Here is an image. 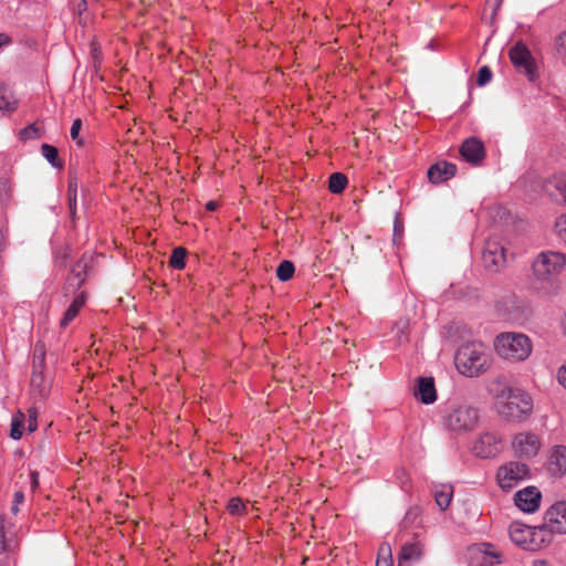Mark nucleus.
<instances>
[{
	"instance_id": "obj_1",
	"label": "nucleus",
	"mask_w": 566,
	"mask_h": 566,
	"mask_svg": "<svg viewBox=\"0 0 566 566\" xmlns=\"http://www.w3.org/2000/svg\"><path fill=\"white\" fill-rule=\"evenodd\" d=\"M566 265V254L543 251L532 262L530 286L542 295L555 294L559 289L558 274Z\"/></svg>"
},
{
	"instance_id": "obj_2",
	"label": "nucleus",
	"mask_w": 566,
	"mask_h": 566,
	"mask_svg": "<svg viewBox=\"0 0 566 566\" xmlns=\"http://www.w3.org/2000/svg\"><path fill=\"white\" fill-rule=\"evenodd\" d=\"M493 409L507 422H523L532 415L534 402L527 391H499Z\"/></svg>"
},
{
	"instance_id": "obj_3",
	"label": "nucleus",
	"mask_w": 566,
	"mask_h": 566,
	"mask_svg": "<svg viewBox=\"0 0 566 566\" xmlns=\"http://www.w3.org/2000/svg\"><path fill=\"white\" fill-rule=\"evenodd\" d=\"M455 366L467 377H478L491 365L490 355L480 342L463 344L455 354Z\"/></svg>"
},
{
	"instance_id": "obj_4",
	"label": "nucleus",
	"mask_w": 566,
	"mask_h": 566,
	"mask_svg": "<svg viewBox=\"0 0 566 566\" xmlns=\"http://www.w3.org/2000/svg\"><path fill=\"white\" fill-rule=\"evenodd\" d=\"M495 349L506 359L524 360L532 352V344L524 334L505 333L496 337Z\"/></svg>"
},
{
	"instance_id": "obj_5",
	"label": "nucleus",
	"mask_w": 566,
	"mask_h": 566,
	"mask_svg": "<svg viewBox=\"0 0 566 566\" xmlns=\"http://www.w3.org/2000/svg\"><path fill=\"white\" fill-rule=\"evenodd\" d=\"M527 479H530L527 464L517 461H511L500 467L496 473L499 486L506 492L513 490Z\"/></svg>"
},
{
	"instance_id": "obj_6",
	"label": "nucleus",
	"mask_w": 566,
	"mask_h": 566,
	"mask_svg": "<svg viewBox=\"0 0 566 566\" xmlns=\"http://www.w3.org/2000/svg\"><path fill=\"white\" fill-rule=\"evenodd\" d=\"M509 56L518 73L526 75L530 81L536 78L535 60L524 42L517 41L510 49Z\"/></svg>"
},
{
	"instance_id": "obj_7",
	"label": "nucleus",
	"mask_w": 566,
	"mask_h": 566,
	"mask_svg": "<svg viewBox=\"0 0 566 566\" xmlns=\"http://www.w3.org/2000/svg\"><path fill=\"white\" fill-rule=\"evenodd\" d=\"M507 262L506 249L497 240H488L482 251L483 266L491 273H497Z\"/></svg>"
},
{
	"instance_id": "obj_8",
	"label": "nucleus",
	"mask_w": 566,
	"mask_h": 566,
	"mask_svg": "<svg viewBox=\"0 0 566 566\" xmlns=\"http://www.w3.org/2000/svg\"><path fill=\"white\" fill-rule=\"evenodd\" d=\"M542 533V530L522 524H512L509 528L511 541L526 551H536L541 547L543 539L538 541L537 537Z\"/></svg>"
},
{
	"instance_id": "obj_9",
	"label": "nucleus",
	"mask_w": 566,
	"mask_h": 566,
	"mask_svg": "<svg viewBox=\"0 0 566 566\" xmlns=\"http://www.w3.org/2000/svg\"><path fill=\"white\" fill-rule=\"evenodd\" d=\"M478 411L469 406H460L448 417V426L453 431L465 432L473 430L478 423Z\"/></svg>"
},
{
	"instance_id": "obj_10",
	"label": "nucleus",
	"mask_w": 566,
	"mask_h": 566,
	"mask_svg": "<svg viewBox=\"0 0 566 566\" xmlns=\"http://www.w3.org/2000/svg\"><path fill=\"white\" fill-rule=\"evenodd\" d=\"M542 447L539 437L530 431L520 432L514 436L512 449L521 458L535 457Z\"/></svg>"
},
{
	"instance_id": "obj_11",
	"label": "nucleus",
	"mask_w": 566,
	"mask_h": 566,
	"mask_svg": "<svg viewBox=\"0 0 566 566\" xmlns=\"http://www.w3.org/2000/svg\"><path fill=\"white\" fill-rule=\"evenodd\" d=\"M497 308L504 316L514 322H525L531 315V308L515 295L507 296L499 302Z\"/></svg>"
},
{
	"instance_id": "obj_12",
	"label": "nucleus",
	"mask_w": 566,
	"mask_h": 566,
	"mask_svg": "<svg viewBox=\"0 0 566 566\" xmlns=\"http://www.w3.org/2000/svg\"><path fill=\"white\" fill-rule=\"evenodd\" d=\"M542 494L536 486H526L514 495L515 505L523 512L533 513L539 507Z\"/></svg>"
},
{
	"instance_id": "obj_13",
	"label": "nucleus",
	"mask_w": 566,
	"mask_h": 566,
	"mask_svg": "<svg viewBox=\"0 0 566 566\" xmlns=\"http://www.w3.org/2000/svg\"><path fill=\"white\" fill-rule=\"evenodd\" d=\"M545 523L551 532L566 534V501L557 502L547 510Z\"/></svg>"
},
{
	"instance_id": "obj_14",
	"label": "nucleus",
	"mask_w": 566,
	"mask_h": 566,
	"mask_svg": "<svg viewBox=\"0 0 566 566\" xmlns=\"http://www.w3.org/2000/svg\"><path fill=\"white\" fill-rule=\"evenodd\" d=\"M501 438L492 432H485L480 436L473 446L474 453L483 459L496 455L500 452Z\"/></svg>"
},
{
	"instance_id": "obj_15",
	"label": "nucleus",
	"mask_w": 566,
	"mask_h": 566,
	"mask_svg": "<svg viewBox=\"0 0 566 566\" xmlns=\"http://www.w3.org/2000/svg\"><path fill=\"white\" fill-rule=\"evenodd\" d=\"M461 156L471 165H480L485 157L483 143L476 137L465 139L460 148Z\"/></svg>"
},
{
	"instance_id": "obj_16",
	"label": "nucleus",
	"mask_w": 566,
	"mask_h": 566,
	"mask_svg": "<svg viewBox=\"0 0 566 566\" xmlns=\"http://www.w3.org/2000/svg\"><path fill=\"white\" fill-rule=\"evenodd\" d=\"M87 265H88V261L85 258H82L72 268L71 273L64 284L65 295L75 293L82 286V284L85 281V277H86Z\"/></svg>"
},
{
	"instance_id": "obj_17",
	"label": "nucleus",
	"mask_w": 566,
	"mask_h": 566,
	"mask_svg": "<svg viewBox=\"0 0 566 566\" xmlns=\"http://www.w3.org/2000/svg\"><path fill=\"white\" fill-rule=\"evenodd\" d=\"M455 172L457 166L454 164L448 161H439L428 169L427 175L429 181L437 185L451 179L454 177Z\"/></svg>"
},
{
	"instance_id": "obj_18",
	"label": "nucleus",
	"mask_w": 566,
	"mask_h": 566,
	"mask_svg": "<svg viewBox=\"0 0 566 566\" xmlns=\"http://www.w3.org/2000/svg\"><path fill=\"white\" fill-rule=\"evenodd\" d=\"M548 469L554 475L566 473V447L556 446L549 457Z\"/></svg>"
},
{
	"instance_id": "obj_19",
	"label": "nucleus",
	"mask_w": 566,
	"mask_h": 566,
	"mask_svg": "<svg viewBox=\"0 0 566 566\" xmlns=\"http://www.w3.org/2000/svg\"><path fill=\"white\" fill-rule=\"evenodd\" d=\"M421 555L422 548L419 543H407L400 549L398 566H408L409 563L419 560Z\"/></svg>"
},
{
	"instance_id": "obj_20",
	"label": "nucleus",
	"mask_w": 566,
	"mask_h": 566,
	"mask_svg": "<svg viewBox=\"0 0 566 566\" xmlns=\"http://www.w3.org/2000/svg\"><path fill=\"white\" fill-rule=\"evenodd\" d=\"M86 302V295L84 292H81L75 296L71 305L66 308L60 325L61 327H66L78 314L80 310L84 306Z\"/></svg>"
},
{
	"instance_id": "obj_21",
	"label": "nucleus",
	"mask_w": 566,
	"mask_h": 566,
	"mask_svg": "<svg viewBox=\"0 0 566 566\" xmlns=\"http://www.w3.org/2000/svg\"><path fill=\"white\" fill-rule=\"evenodd\" d=\"M39 345L35 346V353L33 357V374L31 378V385L35 388H41L42 384V373H43V364H44V352L41 349L40 354H38Z\"/></svg>"
},
{
	"instance_id": "obj_22",
	"label": "nucleus",
	"mask_w": 566,
	"mask_h": 566,
	"mask_svg": "<svg viewBox=\"0 0 566 566\" xmlns=\"http://www.w3.org/2000/svg\"><path fill=\"white\" fill-rule=\"evenodd\" d=\"M453 495V488L450 484H441L439 486H434L433 496L437 505L441 510L448 509L451 503V499Z\"/></svg>"
},
{
	"instance_id": "obj_23",
	"label": "nucleus",
	"mask_w": 566,
	"mask_h": 566,
	"mask_svg": "<svg viewBox=\"0 0 566 566\" xmlns=\"http://www.w3.org/2000/svg\"><path fill=\"white\" fill-rule=\"evenodd\" d=\"M11 524L3 517H0V555L4 552L12 551L15 546L12 536H8Z\"/></svg>"
},
{
	"instance_id": "obj_24",
	"label": "nucleus",
	"mask_w": 566,
	"mask_h": 566,
	"mask_svg": "<svg viewBox=\"0 0 566 566\" xmlns=\"http://www.w3.org/2000/svg\"><path fill=\"white\" fill-rule=\"evenodd\" d=\"M554 190L559 193V196L564 199V201H566V178L554 177V178L547 180V182L545 184V191L551 197H556V193L554 192Z\"/></svg>"
},
{
	"instance_id": "obj_25",
	"label": "nucleus",
	"mask_w": 566,
	"mask_h": 566,
	"mask_svg": "<svg viewBox=\"0 0 566 566\" xmlns=\"http://www.w3.org/2000/svg\"><path fill=\"white\" fill-rule=\"evenodd\" d=\"M347 177L342 172H334L329 177L328 189L333 193H340L347 186Z\"/></svg>"
},
{
	"instance_id": "obj_26",
	"label": "nucleus",
	"mask_w": 566,
	"mask_h": 566,
	"mask_svg": "<svg viewBox=\"0 0 566 566\" xmlns=\"http://www.w3.org/2000/svg\"><path fill=\"white\" fill-rule=\"evenodd\" d=\"M41 151H42V155L43 157L53 166V167H57V168H61L62 167V163L60 161L59 159V151L56 149V147L52 146V145H49V144H43L41 146Z\"/></svg>"
},
{
	"instance_id": "obj_27",
	"label": "nucleus",
	"mask_w": 566,
	"mask_h": 566,
	"mask_svg": "<svg viewBox=\"0 0 566 566\" xmlns=\"http://www.w3.org/2000/svg\"><path fill=\"white\" fill-rule=\"evenodd\" d=\"M295 272L293 262L289 260L282 261L276 269V276L280 281L286 282L292 279Z\"/></svg>"
},
{
	"instance_id": "obj_28",
	"label": "nucleus",
	"mask_w": 566,
	"mask_h": 566,
	"mask_svg": "<svg viewBox=\"0 0 566 566\" xmlns=\"http://www.w3.org/2000/svg\"><path fill=\"white\" fill-rule=\"evenodd\" d=\"M186 256L187 250L185 248L178 247L174 249L169 263L174 269L181 270L186 265Z\"/></svg>"
},
{
	"instance_id": "obj_29",
	"label": "nucleus",
	"mask_w": 566,
	"mask_h": 566,
	"mask_svg": "<svg viewBox=\"0 0 566 566\" xmlns=\"http://www.w3.org/2000/svg\"><path fill=\"white\" fill-rule=\"evenodd\" d=\"M23 423H24V413L19 410L17 416H14L11 421L10 437L13 440L21 439Z\"/></svg>"
},
{
	"instance_id": "obj_30",
	"label": "nucleus",
	"mask_w": 566,
	"mask_h": 566,
	"mask_svg": "<svg viewBox=\"0 0 566 566\" xmlns=\"http://www.w3.org/2000/svg\"><path fill=\"white\" fill-rule=\"evenodd\" d=\"M554 230L557 238L566 244V213L556 219Z\"/></svg>"
},
{
	"instance_id": "obj_31",
	"label": "nucleus",
	"mask_w": 566,
	"mask_h": 566,
	"mask_svg": "<svg viewBox=\"0 0 566 566\" xmlns=\"http://www.w3.org/2000/svg\"><path fill=\"white\" fill-rule=\"evenodd\" d=\"M70 247L63 245L54 251V262L57 266H65L70 256Z\"/></svg>"
},
{
	"instance_id": "obj_32",
	"label": "nucleus",
	"mask_w": 566,
	"mask_h": 566,
	"mask_svg": "<svg viewBox=\"0 0 566 566\" xmlns=\"http://www.w3.org/2000/svg\"><path fill=\"white\" fill-rule=\"evenodd\" d=\"M413 397L416 401L430 405L437 400V391H413Z\"/></svg>"
},
{
	"instance_id": "obj_33",
	"label": "nucleus",
	"mask_w": 566,
	"mask_h": 566,
	"mask_svg": "<svg viewBox=\"0 0 566 566\" xmlns=\"http://www.w3.org/2000/svg\"><path fill=\"white\" fill-rule=\"evenodd\" d=\"M228 510L233 515L242 514L245 510V504L241 499L233 497L228 503Z\"/></svg>"
},
{
	"instance_id": "obj_34",
	"label": "nucleus",
	"mask_w": 566,
	"mask_h": 566,
	"mask_svg": "<svg viewBox=\"0 0 566 566\" xmlns=\"http://www.w3.org/2000/svg\"><path fill=\"white\" fill-rule=\"evenodd\" d=\"M82 119L81 118H76L74 119L72 126H71V130H70V135H71V138L78 145V146H82L83 145V140L80 138V130L82 129Z\"/></svg>"
},
{
	"instance_id": "obj_35",
	"label": "nucleus",
	"mask_w": 566,
	"mask_h": 566,
	"mask_svg": "<svg viewBox=\"0 0 566 566\" xmlns=\"http://www.w3.org/2000/svg\"><path fill=\"white\" fill-rule=\"evenodd\" d=\"M413 389H434V378L431 376L418 377Z\"/></svg>"
},
{
	"instance_id": "obj_36",
	"label": "nucleus",
	"mask_w": 566,
	"mask_h": 566,
	"mask_svg": "<svg viewBox=\"0 0 566 566\" xmlns=\"http://www.w3.org/2000/svg\"><path fill=\"white\" fill-rule=\"evenodd\" d=\"M11 197V184L9 179L0 178V201H7Z\"/></svg>"
},
{
	"instance_id": "obj_37",
	"label": "nucleus",
	"mask_w": 566,
	"mask_h": 566,
	"mask_svg": "<svg viewBox=\"0 0 566 566\" xmlns=\"http://www.w3.org/2000/svg\"><path fill=\"white\" fill-rule=\"evenodd\" d=\"M492 80V72L489 66H482L478 72L476 83L479 86L486 85Z\"/></svg>"
},
{
	"instance_id": "obj_38",
	"label": "nucleus",
	"mask_w": 566,
	"mask_h": 566,
	"mask_svg": "<svg viewBox=\"0 0 566 566\" xmlns=\"http://www.w3.org/2000/svg\"><path fill=\"white\" fill-rule=\"evenodd\" d=\"M408 326H409V323L407 319H400L399 322H397L395 329H396V336H397L399 343H402L403 339L406 338L405 333H406Z\"/></svg>"
},
{
	"instance_id": "obj_39",
	"label": "nucleus",
	"mask_w": 566,
	"mask_h": 566,
	"mask_svg": "<svg viewBox=\"0 0 566 566\" xmlns=\"http://www.w3.org/2000/svg\"><path fill=\"white\" fill-rule=\"evenodd\" d=\"M556 50L560 56L566 57V32H563L556 38Z\"/></svg>"
},
{
	"instance_id": "obj_40",
	"label": "nucleus",
	"mask_w": 566,
	"mask_h": 566,
	"mask_svg": "<svg viewBox=\"0 0 566 566\" xmlns=\"http://www.w3.org/2000/svg\"><path fill=\"white\" fill-rule=\"evenodd\" d=\"M28 416H29V419H28V430L30 432H33L38 428V423H36L38 411H36V409L35 408H29Z\"/></svg>"
},
{
	"instance_id": "obj_41",
	"label": "nucleus",
	"mask_w": 566,
	"mask_h": 566,
	"mask_svg": "<svg viewBox=\"0 0 566 566\" xmlns=\"http://www.w3.org/2000/svg\"><path fill=\"white\" fill-rule=\"evenodd\" d=\"M38 133V128L34 125H29L28 127H24L20 132V138L21 139H31L33 138Z\"/></svg>"
},
{
	"instance_id": "obj_42",
	"label": "nucleus",
	"mask_w": 566,
	"mask_h": 566,
	"mask_svg": "<svg viewBox=\"0 0 566 566\" xmlns=\"http://www.w3.org/2000/svg\"><path fill=\"white\" fill-rule=\"evenodd\" d=\"M13 107H11V103L6 97L4 92L0 88V111H11Z\"/></svg>"
},
{
	"instance_id": "obj_43",
	"label": "nucleus",
	"mask_w": 566,
	"mask_h": 566,
	"mask_svg": "<svg viewBox=\"0 0 566 566\" xmlns=\"http://www.w3.org/2000/svg\"><path fill=\"white\" fill-rule=\"evenodd\" d=\"M77 196V179L72 178L69 182L67 197H76Z\"/></svg>"
},
{
	"instance_id": "obj_44",
	"label": "nucleus",
	"mask_w": 566,
	"mask_h": 566,
	"mask_svg": "<svg viewBox=\"0 0 566 566\" xmlns=\"http://www.w3.org/2000/svg\"><path fill=\"white\" fill-rule=\"evenodd\" d=\"M30 486L32 491H35L39 486V474L35 471L30 473Z\"/></svg>"
},
{
	"instance_id": "obj_45",
	"label": "nucleus",
	"mask_w": 566,
	"mask_h": 566,
	"mask_svg": "<svg viewBox=\"0 0 566 566\" xmlns=\"http://www.w3.org/2000/svg\"><path fill=\"white\" fill-rule=\"evenodd\" d=\"M559 384L566 389V367H560L557 373Z\"/></svg>"
},
{
	"instance_id": "obj_46",
	"label": "nucleus",
	"mask_w": 566,
	"mask_h": 566,
	"mask_svg": "<svg viewBox=\"0 0 566 566\" xmlns=\"http://www.w3.org/2000/svg\"><path fill=\"white\" fill-rule=\"evenodd\" d=\"M69 210L71 217L74 219L76 213V197H69Z\"/></svg>"
},
{
	"instance_id": "obj_47",
	"label": "nucleus",
	"mask_w": 566,
	"mask_h": 566,
	"mask_svg": "<svg viewBox=\"0 0 566 566\" xmlns=\"http://www.w3.org/2000/svg\"><path fill=\"white\" fill-rule=\"evenodd\" d=\"M24 501V494L22 491L14 492L13 503L21 504Z\"/></svg>"
},
{
	"instance_id": "obj_48",
	"label": "nucleus",
	"mask_w": 566,
	"mask_h": 566,
	"mask_svg": "<svg viewBox=\"0 0 566 566\" xmlns=\"http://www.w3.org/2000/svg\"><path fill=\"white\" fill-rule=\"evenodd\" d=\"M380 554L391 556V548L388 544H384L380 546Z\"/></svg>"
},
{
	"instance_id": "obj_49",
	"label": "nucleus",
	"mask_w": 566,
	"mask_h": 566,
	"mask_svg": "<svg viewBox=\"0 0 566 566\" xmlns=\"http://www.w3.org/2000/svg\"><path fill=\"white\" fill-rule=\"evenodd\" d=\"M9 42L10 38L4 33H0V48L4 44H8Z\"/></svg>"
},
{
	"instance_id": "obj_50",
	"label": "nucleus",
	"mask_w": 566,
	"mask_h": 566,
	"mask_svg": "<svg viewBox=\"0 0 566 566\" xmlns=\"http://www.w3.org/2000/svg\"><path fill=\"white\" fill-rule=\"evenodd\" d=\"M218 207V203L216 201H208L206 205L207 210L214 211Z\"/></svg>"
},
{
	"instance_id": "obj_51",
	"label": "nucleus",
	"mask_w": 566,
	"mask_h": 566,
	"mask_svg": "<svg viewBox=\"0 0 566 566\" xmlns=\"http://www.w3.org/2000/svg\"><path fill=\"white\" fill-rule=\"evenodd\" d=\"M376 566H391V562L386 558H384L382 560L378 558Z\"/></svg>"
},
{
	"instance_id": "obj_52",
	"label": "nucleus",
	"mask_w": 566,
	"mask_h": 566,
	"mask_svg": "<svg viewBox=\"0 0 566 566\" xmlns=\"http://www.w3.org/2000/svg\"><path fill=\"white\" fill-rule=\"evenodd\" d=\"M19 505L20 504L13 503V505L11 506V512L13 514H17L19 512Z\"/></svg>"
},
{
	"instance_id": "obj_53",
	"label": "nucleus",
	"mask_w": 566,
	"mask_h": 566,
	"mask_svg": "<svg viewBox=\"0 0 566 566\" xmlns=\"http://www.w3.org/2000/svg\"><path fill=\"white\" fill-rule=\"evenodd\" d=\"M501 2H502V0H496V6H495V9H494V13L496 12L499 7L501 6Z\"/></svg>"
}]
</instances>
